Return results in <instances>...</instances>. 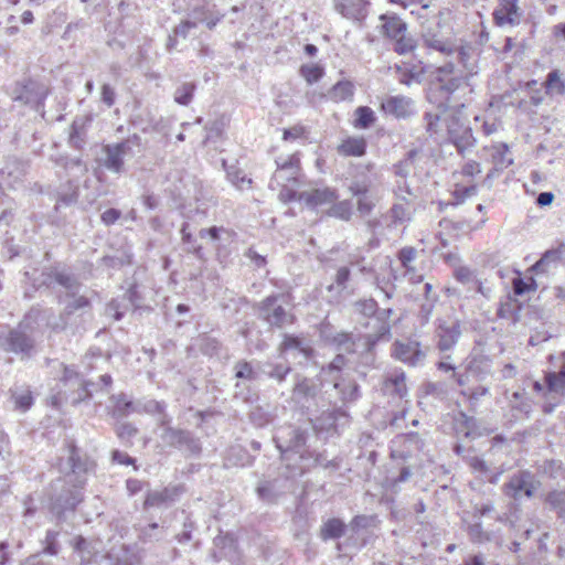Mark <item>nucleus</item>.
Masks as SVG:
<instances>
[{"label": "nucleus", "instance_id": "1", "mask_svg": "<svg viewBox=\"0 0 565 565\" xmlns=\"http://www.w3.org/2000/svg\"><path fill=\"white\" fill-rule=\"evenodd\" d=\"M43 311L32 307L14 327L10 328L1 339L0 345L7 353L17 355L21 361L30 360L36 353L34 333L39 327Z\"/></svg>", "mask_w": 565, "mask_h": 565}, {"label": "nucleus", "instance_id": "2", "mask_svg": "<svg viewBox=\"0 0 565 565\" xmlns=\"http://www.w3.org/2000/svg\"><path fill=\"white\" fill-rule=\"evenodd\" d=\"M84 491L60 477L51 481L45 490L46 507L57 524L74 518L78 505L84 501Z\"/></svg>", "mask_w": 565, "mask_h": 565}, {"label": "nucleus", "instance_id": "3", "mask_svg": "<svg viewBox=\"0 0 565 565\" xmlns=\"http://www.w3.org/2000/svg\"><path fill=\"white\" fill-rule=\"evenodd\" d=\"M67 456L61 459L58 470L62 473L61 479L74 484L75 488L85 490L87 480L95 475L96 461L82 448L74 439L65 441Z\"/></svg>", "mask_w": 565, "mask_h": 565}, {"label": "nucleus", "instance_id": "4", "mask_svg": "<svg viewBox=\"0 0 565 565\" xmlns=\"http://www.w3.org/2000/svg\"><path fill=\"white\" fill-rule=\"evenodd\" d=\"M291 399L308 417L331 404V401L322 392V380L319 376L308 377L300 373H296L294 376Z\"/></svg>", "mask_w": 565, "mask_h": 565}, {"label": "nucleus", "instance_id": "5", "mask_svg": "<svg viewBox=\"0 0 565 565\" xmlns=\"http://www.w3.org/2000/svg\"><path fill=\"white\" fill-rule=\"evenodd\" d=\"M7 94L11 100L21 106L41 113L44 116L45 99L49 87L36 78L24 76L7 87Z\"/></svg>", "mask_w": 565, "mask_h": 565}, {"label": "nucleus", "instance_id": "6", "mask_svg": "<svg viewBox=\"0 0 565 565\" xmlns=\"http://www.w3.org/2000/svg\"><path fill=\"white\" fill-rule=\"evenodd\" d=\"M70 300L60 313V322L52 327L54 331L71 330L73 334L87 330L86 323L92 319V301L84 295L66 296Z\"/></svg>", "mask_w": 565, "mask_h": 565}, {"label": "nucleus", "instance_id": "7", "mask_svg": "<svg viewBox=\"0 0 565 565\" xmlns=\"http://www.w3.org/2000/svg\"><path fill=\"white\" fill-rule=\"evenodd\" d=\"M542 482L530 469H518L508 476L501 487L502 494L515 503L533 499L541 489Z\"/></svg>", "mask_w": 565, "mask_h": 565}, {"label": "nucleus", "instance_id": "8", "mask_svg": "<svg viewBox=\"0 0 565 565\" xmlns=\"http://www.w3.org/2000/svg\"><path fill=\"white\" fill-rule=\"evenodd\" d=\"M312 437L309 426H289L281 428L274 436V441L282 459L288 460L292 455L307 459L308 441Z\"/></svg>", "mask_w": 565, "mask_h": 565}, {"label": "nucleus", "instance_id": "9", "mask_svg": "<svg viewBox=\"0 0 565 565\" xmlns=\"http://www.w3.org/2000/svg\"><path fill=\"white\" fill-rule=\"evenodd\" d=\"M284 299V294H271L255 303L254 309L258 319L273 329H282L286 326L292 324L295 322V315L282 307L281 301Z\"/></svg>", "mask_w": 565, "mask_h": 565}, {"label": "nucleus", "instance_id": "10", "mask_svg": "<svg viewBox=\"0 0 565 565\" xmlns=\"http://www.w3.org/2000/svg\"><path fill=\"white\" fill-rule=\"evenodd\" d=\"M349 413L340 406L323 411L315 418L309 417L308 426L312 436L327 440L339 435L340 430L349 425Z\"/></svg>", "mask_w": 565, "mask_h": 565}, {"label": "nucleus", "instance_id": "11", "mask_svg": "<svg viewBox=\"0 0 565 565\" xmlns=\"http://www.w3.org/2000/svg\"><path fill=\"white\" fill-rule=\"evenodd\" d=\"M354 311L364 319L373 320L372 330H380L382 334H391L390 319L393 315L391 308H380L373 298L359 299L353 303Z\"/></svg>", "mask_w": 565, "mask_h": 565}, {"label": "nucleus", "instance_id": "12", "mask_svg": "<svg viewBox=\"0 0 565 565\" xmlns=\"http://www.w3.org/2000/svg\"><path fill=\"white\" fill-rule=\"evenodd\" d=\"M492 359L481 352H472L466 360L465 372L455 374L459 386H466L471 380L483 382L492 375Z\"/></svg>", "mask_w": 565, "mask_h": 565}, {"label": "nucleus", "instance_id": "13", "mask_svg": "<svg viewBox=\"0 0 565 565\" xmlns=\"http://www.w3.org/2000/svg\"><path fill=\"white\" fill-rule=\"evenodd\" d=\"M160 438L167 446L178 449L185 457H199L202 454L201 440L191 430L168 428Z\"/></svg>", "mask_w": 565, "mask_h": 565}, {"label": "nucleus", "instance_id": "14", "mask_svg": "<svg viewBox=\"0 0 565 565\" xmlns=\"http://www.w3.org/2000/svg\"><path fill=\"white\" fill-rule=\"evenodd\" d=\"M275 162L277 169L271 177L270 185L276 183L278 186L286 188L289 183L296 186L301 184V168L298 153H292L287 157H278Z\"/></svg>", "mask_w": 565, "mask_h": 565}, {"label": "nucleus", "instance_id": "15", "mask_svg": "<svg viewBox=\"0 0 565 565\" xmlns=\"http://www.w3.org/2000/svg\"><path fill=\"white\" fill-rule=\"evenodd\" d=\"M428 348L423 349L419 341L412 338L396 340L392 344V356L409 365H423L427 356Z\"/></svg>", "mask_w": 565, "mask_h": 565}, {"label": "nucleus", "instance_id": "16", "mask_svg": "<svg viewBox=\"0 0 565 565\" xmlns=\"http://www.w3.org/2000/svg\"><path fill=\"white\" fill-rule=\"evenodd\" d=\"M380 109L397 120H407L417 114L416 103L405 95H387L381 99Z\"/></svg>", "mask_w": 565, "mask_h": 565}, {"label": "nucleus", "instance_id": "17", "mask_svg": "<svg viewBox=\"0 0 565 565\" xmlns=\"http://www.w3.org/2000/svg\"><path fill=\"white\" fill-rule=\"evenodd\" d=\"M462 334V326L458 319H438L435 330L437 349L447 352L455 348Z\"/></svg>", "mask_w": 565, "mask_h": 565}, {"label": "nucleus", "instance_id": "18", "mask_svg": "<svg viewBox=\"0 0 565 565\" xmlns=\"http://www.w3.org/2000/svg\"><path fill=\"white\" fill-rule=\"evenodd\" d=\"M184 484H169L161 490H149L146 494L143 509L170 507L185 493Z\"/></svg>", "mask_w": 565, "mask_h": 565}, {"label": "nucleus", "instance_id": "19", "mask_svg": "<svg viewBox=\"0 0 565 565\" xmlns=\"http://www.w3.org/2000/svg\"><path fill=\"white\" fill-rule=\"evenodd\" d=\"M446 125L448 138L460 154H463L467 149L475 146L476 139L472 129L462 124L458 117L450 116L449 119H446Z\"/></svg>", "mask_w": 565, "mask_h": 565}, {"label": "nucleus", "instance_id": "20", "mask_svg": "<svg viewBox=\"0 0 565 565\" xmlns=\"http://www.w3.org/2000/svg\"><path fill=\"white\" fill-rule=\"evenodd\" d=\"M439 20L435 17L433 21H429L428 19L423 22L422 25V38L424 41V44L428 49H433L435 51H438L443 54L450 55L456 50L454 45L444 40L443 35L440 34L439 30Z\"/></svg>", "mask_w": 565, "mask_h": 565}, {"label": "nucleus", "instance_id": "21", "mask_svg": "<svg viewBox=\"0 0 565 565\" xmlns=\"http://www.w3.org/2000/svg\"><path fill=\"white\" fill-rule=\"evenodd\" d=\"M288 478L263 480L256 487L257 498L266 504H277L289 490Z\"/></svg>", "mask_w": 565, "mask_h": 565}, {"label": "nucleus", "instance_id": "22", "mask_svg": "<svg viewBox=\"0 0 565 565\" xmlns=\"http://www.w3.org/2000/svg\"><path fill=\"white\" fill-rule=\"evenodd\" d=\"M320 335L326 343L333 345L339 351H344L348 354L358 351L356 335L351 332L334 331L332 327L326 326L321 329Z\"/></svg>", "mask_w": 565, "mask_h": 565}, {"label": "nucleus", "instance_id": "23", "mask_svg": "<svg viewBox=\"0 0 565 565\" xmlns=\"http://www.w3.org/2000/svg\"><path fill=\"white\" fill-rule=\"evenodd\" d=\"M199 236L202 239L209 238L215 245L216 256L218 260L222 262V258L227 256L225 244L231 243L236 236V233L223 226L214 225L209 228H201Z\"/></svg>", "mask_w": 565, "mask_h": 565}, {"label": "nucleus", "instance_id": "24", "mask_svg": "<svg viewBox=\"0 0 565 565\" xmlns=\"http://www.w3.org/2000/svg\"><path fill=\"white\" fill-rule=\"evenodd\" d=\"M125 143H108L103 146L104 158L102 160L103 167L111 173L121 174L125 172L126 156H130L125 150Z\"/></svg>", "mask_w": 565, "mask_h": 565}, {"label": "nucleus", "instance_id": "25", "mask_svg": "<svg viewBox=\"0 0 565 565\" xmlns=\"http://www.w3.org/2000/svg\"><path fill=\"white\" fill-rule=\"evenodd\" d=\"M463 522L466 524L465 531L471 544L484 545L488 543H495V545L501 546L499 531L484 529L483 523L480 520H473L472 522H466V520H463Z\"/></svg>", "mask_w": 565, "mask_h": 565}, {"label": "nucleus", "instance_id": "26", "mask_svg": "<svg viewBox=\"0 0 565 565\" xmlns=\"http://www.w3.org/2000/svg\"><path fill=\"white\" fill-rule=\"evenodd\" d=\"M93 121L92 115L76 116L68 131L67 143L71 148L83 151L87 145V132Z\"/></svg>", "mask_w": 565, "mask_h": 565}, {"label": "nucleus", "instance_id": "27", "mask_svg": "<svg viewBox=\"0 0 565 565\" xmlns=\"http://www.w3.org/2000/svg\"><path fill=\"white\" fill-rule=\"evenodd\" d=\"M278 350L280 353L295 351L297 354L303 356L306 361H310L316 355V350L309 339L292 333H284Z\"/></svg>", "mask_w": 565, "mask_h": 565}, {"label": "nucleus", "instance_id": "28", "mask_svg": "<svg viewBox=\"0 0 565 565\" xmlns=\"http://www.w3.org/2000/svg\"><path fill=\"white\" fill-rule=\"evenodd\" d=\"M108 414L117 420H122L129 415L137 413V401H132L126 393L111 394L108 398Z\"/></svg>", "mask_w": 565, "mask_h": 565}, {"label": "nucleus", "instance_id": "29", "mask_svg": "<svg viewBox=\"0 0 565 565\" xmlns=\"http://www.w3.org/2000/svg\"><path fill=\"white\" fill-rule=\"evenodd\" d=\"M519 0H499L498 7L493 10V21L498 26L516 25L520 22Z\"/></svg>", "mask_w": 565, "mask_h": 565}, {"label": "nucleus", "instance_id": "30", "mask_svg": "<svg viewBox=\"0 0 565 565\" xmlns=\"http://www.w3.org/2000/svg\"><path fill=\"white\" fill-rule=\"evenodd\" d=\"M338 196L335 189L327 186L311 191H302L298 196V201L303 202L310 209H316L324 204L333 203L338 200Z\"/></svg>", "mask_w": 565, "mask_h": 565}, {"label": "nucleus", "instance_id": "31", "mask_svg": "<svg viewBox=\"0 0 565 565\" xmlns=\"http://www.w3.org/2000/svg\"><path fill=\"white\" fill-rule=\"evenodd\" d=\"M53 277L54 284H57L66 291V296H76L82 286L78 277L71 273L70 269L61 264L56 263L53 265Z\"/></svg>", "mask_w": 565, "mask_h": 565}, {"label": "nucleus", "instance_id": "32", "mask_svg": "<svg viewBox=\"0 0 565 565\" xmlns=\"http://www.w3.org/2000/svg\"><path fill=\"white\" fill-rule=\"evenodd\" d=\"M291 371L292 367L289 364L258 361L259 381L268 379L277 384H282Z\"/></svg>", "mask_w": 565, "mask_h": 565}, {"label": "nucleus", "instance_id": "33", "mask_svg": "<svg viewBox=\"0 0 565 565\" xmlns=\"http://www.w3.org/2000/svg\"><path fill=\"white\" fill-rule=\"evenodd\" d=\"M428 99L430 103L436 104L438 110L446 113L450 108H455L456 105L451 103L452 96L448 93L445 85L440 83L439 78H435L430 83Z\"/></svg>", "mask_w": 565, "mask_h": 565}, {"label": "nucleus", "instance_id": "34", "mask_svg": "<svg viewBox=\"0 0 565 565\" xmlns=\"http://www.w3.org/2000/svg\"><path fill=\"white\" fill-rule=\"evenodd\" d=\"M343 405L352 404L361 397L360 385L353 379L339 376L333 384Z\"/></svg>", "mask_w": 565, "mask_h": 565}, {"label": "nucleus", "instance_id": "35", "mask_svg": "<svg viewBox=\"0 0 565 565\" xmlns=\"http://www.w3.org/2000/svg\"><path fill=\"white\" fill-rule=\"evenodd\" d=\"M366 0H334L335 10L348 19L360 20L366 15Z\"/></svg>", "mask_w": 565, "mask_h": 565}, {"label": "nucleus", "instance_id": "36", "mask_svg": "<svg viewBox=\"0 0 565 565\" xmlns=\"http://www.w3.org/2000/svg\"><path fill=\"white\" fill-rule=\"evenodd\" d=\"M380 20L382 33L391 40L401 38L407 31V24L396 14L385 13L380 17Z\"/></svg>", "mask_w": 565, "mask_h": 565}, {"label": "nucleus", "instance_id": "37", "mask_svg": "<svg viewBox=\"0 0 565 565\" xmlns=\"http://www.w3.org/2000/svg\"><path fill=\"white\" fill-rule=\"evenodd\" d=\"M367 143L363 137H348L338 146L337 151L344 157H362L366 153Z\"/></svg>", "mask_w": 565, "mask_h": 565}, {"label": "nucleus", "instance_id": "38", "mask_svg": "<svg viewBox=\"0 0 565 565\" xmlns=\"http://www.w3.org/2000/svg\"><path fill=\"white\" fill-rule=\"evenodd\" d=\"M391 334H382L380 330H373L372 333H363L356 335V349L354 354H362V353H369L371 351H374L379 344L380 341H388L391 338Z\"/></svg>", "mask_w": 565, "mask_h": 565}, {"label": "nucleus", "instance_id": "39", "mask_svg": "<svg viewBox=\"0 0 565 565\" xmlns=\"http://www.w3.org/2000/svg\"><path fill=\"white\" fill-rule=\"evenodd\" d=\"M78 201V183L74 180H68L62 184L57 191V199L55 210L58 211L62 206L75 205Z\"/></svg>", "mask_w": 565, "mask_h": 565}, {"label": "nucleus", "instance_id": "40", "mask_svg": "<svg viewBox=\"0 0 565 565\" xmlns=\"http://www.w3.org/2000/svg\"><path fill=\"white\" fill-rule=\"evenodd\" d=\"M214 8L215 6H213V8H194L191 13V17L193 19L192 21H196V25L199 23H203L206 25L209 30H213L216 26V24L224 18V14L214 10Z\"/></svg>", "mask_w": 565, "mask_h": 565}, {"label": "nucleus", "instance_id": "41", "mask_svg": "<svg viewBox=\"0 0 565 565\" xmlns=\"http://www.w3.org/2000/svg\"><path fill=\"white\" fill-rule=\"evenodd\" d=\"M222 167L226 172L227 180L238 190L252 188L253 180L248 178L243 170L235 164H228L225 159H222Z\"/></svg>", "mask_w": 565, "mask_h": 565}, {"label": "nucleus", "instance_id": "42", "mask_svg": "<svg viewBox=\"0 0 565 565\" xmlns=\"http://www.w3.org/2000/svg\"><path fill=\"white\" fill-rule=\"evenodd\" d=\"M234 377L242 381H259L258 361L238 360L233 367Z\"/></svg>", "mask_w": 565, "mask_h": 565}, {"label": "nucleus", "instance_id": "43", "mask_svg": "<svg viewBox=\"0 0 565 565\" xmlns=\"http://www.w3.org/2000/svg\"><path fill=\"white\" fill-rule=\"evenodd\" d=\"M543 503L553 511L558 519L565 520V490L553 489L543 497Z\"/></svg>", "mask_w": 565, "mask_h": 565}, {"label": "nucleus", "instance_id": "44", "mask_svg": "<svg viewBox=\"0 0 565 565\" xmlns=\"http://www.w3.org/2000/svg\"><path fill=\"white\" fill-rule=\"evenodd\" d=\"M354 96V85L349 79L337 82L327 94L328 99L334 103L352 100Z\"/></svg>", "mask_w": 565, "mask_h": 565}, {"label": "nucleus", "instance_id": "45", "mask_svg": "<svg viewBox=\"0 0 565 565\" xmlns=\"http://www.w3.org/2000/svg\"><path fill=\"white\" fill-rule=\"evenodd\" d=\"M562 359L558 371H547L546 384L550 391H555L559 397L565 398V352L562 353Z\"/></svg>", "mask_w": 565, "mask_h": 565}, {"label": "nucleus", "instance_id": "46", "mask_svg": "<svg viewBox=\"0 0 565 565\" xmlns=\"http://www.w3.org/2000/svg\"><path fill=\"white\" fill-rule=\"evenodd\" d=\"M114 431L120 444L130 448L134 446V438L138 435L139 429L131 423L117 420L114 425Z\"/></svg>", "mask_w": 565, "mask_h": 565}, {"label": "nucleus", "instance_id": "47", "mask_svg": "<svg viewBox=\"0 0 565 565\" xmlns=\"http://www.w3.org/2000/svg\"><path fill=\"white\" fill-rule=\"evenodd\" d=\"M14 402V409L21 413L28 412L34 404V397L29 387H15L10 390Z\"/></svg>", "mask_w": 565, "mask_h": 565}, {"label": "nucleus", "instance_id": "48", "mask_svg": "<svg viewBox=\"0 0 565 565\" xmlns=\"http://www.w3.org/2000/svg\"><path fill=\"white\" fill-rule=\"evenodd\" d=\"M345 529L347 525L342 520L338 518L329 519L321 526L320 537L323 541L340 539L344 535Z\"/></svg>", "mask_w": 565, "mask_h": 565}, {"label": "nucleus", "instance_id": "49", "mask_svg": "<svg viewBox=\"0 0 565 565\" xmlns=\"http://www.w3.org/2000/svg\"><path fill=\"white\" fill-rule=\"evenodd\" d=\"M521 310L522 306L516 300L509 298L500 302L497 316L500 319L510 320L512 324H516L521 319Z\"/></svg>", "mask_w": 565, "mask_h": 565}, {"label": "nucleus", "instance_id": "50", "mask_svg": "<svg viewBox=\"0 0 565 565\" xmlns=\"http://www.w3.org/2000/svg\"><path fill=\"white\" fill-rule=\"evenodd\" d=\"M457 431L462 434L466 438H475L478 436V419L469 416L465 412H459L456 416Z\"/></svg>", "mask_w": 565, "mask_h": 565}, {"label": "nucleus", "instance_id": "51", "mask_svg": "<svg viewBox=\"0 0 565 565\" xmlns=\"http://www.w3.org/2000/svg\"><path fill=\"white\" fill-rule=\"evenodd\" d=\"M17 203L12 198L0 191V223L9 226L15 218Z\"/></svg>", "mask_w": 565, "mask_h": 565}, {"label": "nucleus", "instance_id": "52", "mask_svg": "<svg viewBox=\"0 0 565 565\" xmlns=\"http://www.w3.org/2000/svg\"><path fill=\"white\" fill-rule=\"evenodd\" d=\"M460 394L467 398L469 412L477 413L480 398L490 395V390L488 386L478 385L476 387L461 390Z\"/></svg>", "mask_w": 565, "mask_h": 565}, {"label": "nucleus", "instance_id": "53", "mask_svg": "<svg viewBox=\"0 0 565 565\" xmlns=\"http://www.w3.org/2000/svg\"><path fill=\"white\" fill-rule=\"evenodd\" d=\"M166 534L164 526L157 522H151L140 529L138 536L142 543H153L163 540Z\"/></svg>", "mask_w": 565, "mask_h": 565}, {"label": "nucleus", "instance_id": "54", "mask_svg": "<svg viewBox=\"0 0 565 565\" xmlns=\"http://www.w3.org/2000/svg\"><path fill=\"white\" fill-rule=\"evenodd\" d=\"M537 288L536 280L532 275H522L520 271L512 279V290L515 296H524Z\"/></svg>", "mask_w": 565, "mask_h": 565}, {"label": "nucleus", "instance_id": "55", "mask_svg": "<svg viewBox=\"0 0 565 565\" xmlns=\"http://www.w3.org/2000/svg\"><path fill=\"white\" fill-rule=\"evenodd\" d=\"M562 260V256L557 254L555 248L546 250L541 258L535 262L529 269L531 273L541 274L548 270L550 265H555Z\"/></svg>", "mask_w": 565, "mask_h": 565}, {"label": "nucleus", "instance_id": "56", "mask_svg": "<svg viewBox=\"0 0 565 565\" xmlns=\"http://www.w3.org/2000/svg\"><path fill=\"white\" fill-rule=\"evenodd\" d=\"M195 82L181 83L173 93V100L181 106H189L196 90Z\"/></svg>", "mask_w": 565, "mask_h": 565}, {"label": "nucleus", "instance_id": "57", "mask_svg": "<svg viewBox=\"0 0 565 565\" xmlns=\"http://www.w3.org/2000/svg\"><path fill=\"white\" fill-rule=\"evenodd\" d=\"M493 171L502 172L513 163V159L509 156V147L507 143H500L492 153Z\"/></svg>", "mask_w": 565, "mask_h": 565}, {"label": "nucleus", "instance_id": "58", "mask_svg": "<svg viewBox=\"0 0 565 565\" xmlns=\"http://www.w3.org/2000/svg\"><path fill=\"white\" fill-rule=\"evenodd\" d=\"M375 120V113L369 106H359L354 111L353 126L358 129H369Z\"/></svg>", "mask_w": 565, "mask_h": 565}, {"label": "nucleus", "instance_id": "59", "mask_svg": "<svg viewBox=\"0 0 565 565\" xmlns=\"http://www.w3.org/2000/svg\"><path fill=\"white\" fill-rule=\"evenodd\" d=\"M385 390L392 395L403 398L407 394L404 372L387 377L385 381Z\"/></svg>", "mask_w": 565, "mask_h": 565}, {"label": "nucleus", "instance_id": "60", "mask_svg": "<svg viewBox=\"0 0 565 565\" xmlns=\"http://www.w3.org/2000/svg\"><path fill=\"white\" fill-rule=\"evenodd\" d=\"M128 310V303L125 299H111L106 303L104 315L113 321H120Z\"/></svg>", "mask_w": 565, "mask_h": 565}, {"label": "nucleus", "instance_id": "61", "mask_svg": "<svg viewBox=\"0 0 565 565\" xmlns=\"http://www.w3.org/2000/svg\"><path fill=\"white\" fill-rule=\"evenodd\" d=\"M1 174L2 177L12 178V182H18L25 174V166L15 158L9 159L1 169Z\"/></svg>", "mask_w": 565, "mask_h": 565}, {"label": "nucleus", "instance_id": "62", "mask_svg": "<svg viewBox=\"0 0 565 565\" xmlns=\"http://www.w3.org/2000/svg\"><path fill=\"white\" fill-rule=\"evenodd\" d=\"M327 211V214L331 217H335L342 221H350L352 216V202L350 200H343L340 202H333Z\"/></svg>", "mask_w": 565, "mask_h": 565}, {"label": "nucleus", "instance_id": "63", "mask_svg": "<svg viewBox=\"0 0 565 565\" xmlns=\"http://www.w3.org/2000/svg\"><path fill=\"white\" fill-rule=\"evenodd\" d=\"M544 86L546 94L555 92L558 95H565V81L561 78L558 70H553L546 75Z\"/></svg>", "mask_w": 565, "mask_h": 565}, {"label": "nucleus", "instance_id": "64", "mask_svg": "<svg viewBox=\"0 0 565 565\" xmlns=\"http://www.w3.org/2000/svg\"><path fill=\"white\" fill-rule=\"evenodd\" d=\"M299 74L306 79L309 85L319 82L324 75V68L320 64H303L299 68Z\"/></svg>", "mask_w": 565, "mask_h": 565}]
</instances>
